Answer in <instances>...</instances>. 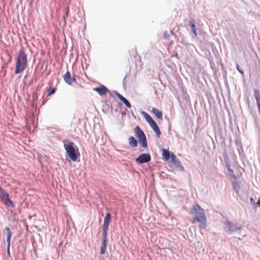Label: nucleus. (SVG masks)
Returning <instances> with one entry per match:
<instances>
[{
  "label": "nucleus",
  "mask_w": 260,
  "mask_h": 260,
  "mask_svg": "<svg viewBox=\"0 0 260 260\" xmlns=\"http://www.w3.org/2000/svg\"><path fill=\"white\" fill-rule=\"evenodd\" d=\"M190 213L191 215H194L192 219L193 223L196 221L200 222L199 228L201 229H205L207 228V219L205 211L198 204H196L191 208Z\"/></svg>",
  "instance_id": "nucleus-1"
},
{
  "label": "nucleus",
  "mask_w": 260,
  "mask_h": 260,
  "mask_svg": "<svg viewBox=\"0 0 260 260\" xmlns=\"http://www.w3.org/2000/svg\"><path fill=\"white\" fill-rule=\"evenodd\" d=\"M135 136L138 140L133 136H131L128 138V143L132 147H136L138 146V141L140 146L144 148L148 147V143L146 137L139 126H137L135 128Z\"/></svg>",
  "instance_id": "nucleus-2"
},
{
  "label": "nucleus",
  "mask_w": 260,
  "mask_h": 260,
  "mask_svg": "<svg viewBox=\"0 0 260 260\" xmlns=\"http://www.w3.org/2000/svg\"><path fill=\"white\" fill-rule=\"evenodd\" d=\"M63 147L66 155L73 161H76L80 154L75 144L71 141L65 140L63 141Z\"/></svg>",
  "instance_id": "nucleus-3"
},
{
  "label": "nucleus",
  "mask_w": 260,
  "mask_h": 260,
  "mask_svg": "<svg viewBox=\"0 0 260 260\" xmlns=\"http://www.w3.org/2000/svg\"><path fill=\"white\" fill-rule=\"evenodd\" d=\"M27 63V55L23 49L19 51L16 59V64L15 69V74H18L23 72Z\"/></svg>",
  "instance_id": "nucleus-4"
},
{
  "label": "nucleus",
  "mask_w": 260,
  "mask_h": 260,
  "mask_svg": "<svg viewBox=\"0 0 260 260\" xmlns=\"http://www.w3.org/2000/svg\"><path fill=\"white\" fill-rule=\"evenodd\" d=\"M223 228L224 231L229 234H240L242 229L241 225L239 223H234L229 220L224 222Z\"/></svg>",
  "instance_id": "nucleus-5"
},
{
  "label": "nucleus",
  "mask_w": 260,
  "mask_h": 260,
  "mask_svg": "<svg viewBox=\"0 0 260 260\" xmlns=\"http://www.w3.org/2000/svg\"><path fill=\"white\" fill-rule=\"evenodd\" d=\"M0 198L3 203L8 207H15V204L10 198L9 194L0 186Z\"/></svg>",
  "instance_id": "nucleus-6"
},
{
  "label": "nucleus",
  "mask_w": 260,
  "mask_h": 260,
  "mask_svg": "<svg viewBox=\"0 0 260 260\" xmlns=\"http://www.w3.org/2000/svg\"><path fill=\"white\" fill-rule=\"evenodd\" d=\"M151 156L149 153H142L135 158L136 162L139 165L149 162Z\"/></svg>",
  "instance_id": "nucleus-7"
},
{
  "label": "nucleus",
  "mask_w": 260,
  "mask_h": 260,
  "mask_svg": "<svg viewBox=\"0 0 260 260\" xmlns=\"http://www.w3.org/2000/svg\"><path fill=\"white\" fill-rule=\"evenodd\" d=\"M63 79L65 82L68 85H71L76 81V78L74 77L71 76V73L69 71L63 75Z\"/></svg>",
  "instance_id": "nucleus-8"
},
{
  "label": "nucleus",
  "mask_w": 260,
  "mask_h": 260,
  "mask_svg": "<svg viewBox=\"0 0 260 260\" xmlns=\"http://www.w3.org/2000/svg\"><path fill=\"white\" fill-rule=\"evenodd\" d=\"M93 90L97 92L101 96L106 95L108 91V89L107 87L103 85H101L99 87H94L93 88Z\"/></svg>",
  "instance_id": "nucleus-9"
},
{
  "label": "nucleus",
  "mask_w": 260,
  "mask_h": 260,
  "mask_svg": "<svg viewBox=\"0 0 260 260\" xmlns=\"http://www.w3.org/2000/svg\"><path fill=\"white\" fill-rule=\"evenodd\" d=\"M111 214L110 213L108 212L106 214V215L104 217V223L103 224V227H106L107 228H109V224L110 221L111 220Z\"/></svg>",
  "instance_id": "nucleus-10"
},
{
  "label": "nucleus",
  "mask_w": 260,
  "mask_h": 260,
  "mask_svg": "<svg viewBox=\"0 0 260 260\" xmlns=\"http://www.w3.org/2000/svg\"><path fill=\"white\" fill-rule=\"evenodd\" d=\"M149 125L156 134L157 137L159 138L160 135H161V132L156 122L154 121Z\"/></svg>",
  "instance_id": "nucleus-11"
},
{
  "label": "nucleus",
  "mask_w": 260,
  "mask_h": 260,
  "mask_svg": "<svg viewBox=\"0 0 260 260\" xmlns=\"http://www.w3.org/2000/svg\"><path fill=\"white\" fill-rule=\"evenodd\" d=\"M4 232H5L7 235V239H6L7 245H11L12 232L11 231L9 227H6L5 228Z\"/></svg>",
  "instance_id": "nucleus-12"
},
{
  "label": "nucleus",
  "mask_w": 260,
  "mask_h": 260,
  "mask_svg": "<svg viewBox=\"0 0 260 260\" xmlns=\"http://www.w3.org/2000/svg\"><path fill=\"white\" fill-rule=\"evenodd\" d=\"M173 152L166 149H162V156L165 160H169L172 155Z\"/></svg>",
  "instance_id": "nucleus-13"
},
{
  "label": "nucleus",
  "mask_w": 260,
  "mask_h": 260,
  "mask_svg": "<svg viewBox=\"0 0 260 260\" xmlns=\"http://www.w3.org/2000/svg\"><path fill=\"white\" fill-rule=\"evenodd\" d=\"M102 110L105 114H108L110 111H113L112 107L108 103H105L103 105Z\"/></svg>",
  "instance_id": "nucleus-14"
},
{
  "label": "nucleus",
  "mask_w": 260,
  "mask_h": 260,
  "mask_svg": "<svg viewBox=\"0 0 260 260\" xmlns=\"http://www.w3.org/2000/svg\"><path fill=\"white\" fill-rule=\"evenodd\" d=\"M152 113L156 116V117L158 119H162V113L161 111L159 110L158 109L156 108H153L152 109Z\"/></svg>",
  "instance_id": "nucleus-15"
},
{
  "label": "nucleus",
  "mask_w": 260,
  "mask_h": 260,
  "mask_svg": "<svg viewBox=\"0 0 260 260\" xmlns=\"http://www.w3.org/2000/svg\"><path fill=\"white\" fill-rule=\"evenodd\" d=\"M189 25L191 28L192 31L194 34V35L197 36V28H196V22L195 21L192 19L191 18L189 20Z\"/></svg>",
  "instance_id": "nucleus-16"
},
{
  "label": "nucleus",
  "mask_w": 260,
  "mask_h": 260,
  "mask_svg": "<svg viewBox=\"0 0 260 260\" xmlns=\"http://www.w3.org/2000/svg\"><path fill=\"white\" fill-rule=\"evenodd\" d=\"M141 113L143 115L145 120L149 123V124H150L151 123H152L153 121H154V120L153 119V118L150 116V115L148 113H147L144 111H142Z\"/></svg>",
  "instance_id": "nucleus-17"
},
{
  "label": "nucleus",
  "mask_w": 260,
  "mask_h": 260,
  "mask_svg": "<svg viewBox=\"0 0 260 260\" xmlns=\"http://www.w3.org/2000/svg\"><path fill=\"white\" fill-rule=\"evenodd\" d=\"M107 240H103L102 245L100 248V254H104L105 253L107 248Z\"/></svg>",
  "instance_id": "nucleus-18"
},
{
  "label": "nucleus",
  "mask_w": 260,
  "mask_h": 260,
  "mask_svg": "<svg viewBox=\"0 0 260 260\" xmlns=\"http://www.w3.org/2000/svg\"><path fill=\"white\" fill-rule=\"evenodd\" d=\"M233 187L234 190L236 192L237 194H238L239 191L240 189V182H239L238 181L233 182Z\"/></svg>",
  "instance_id": "nucleus-19"
},
{
  "label": "nucleus",
  "mask_w": 260,
  "mask_h": 260,
  "mask_svg": "<svg viewBox=\"0 0 260 260\" xmlns=\"http://www.w3.org/2000/svg\"><path fill=\"white\" fill-rule=\"evenodd\" d=\"M174 167L177 170L179 171H183L184 170L183 167L181 166L180 163V161L177 160L176 162H174L173 164Z\"/></svg>",
  "instance_id": "nucleus-20"
},
{
  "label": "nucleus",
  "mask_w": 260,
  "mask_h": 260,
  "mask_svg": "<svg viewBox=\"0 0 260 260\" xmlns=\"http://www.w3.org/2000/svg\"><path fill=\"white\" fill-rule=\"evenodd\" d=\"M109 228L106 227H103V233H102V240H107V234Z\"/></svg>",
  "instance_id": "nucleus-21"
},
{
  "label": "nucleus",
  "mask_w": 260,
  "mask_h": 260,
  "mask_svg": "<svg viewBox=\"0 0 260 260\" xmlns=\"http://www.w3.org/2000/svg\"><path fill=\"white\" fill-rule=\"evenodd\" d=\"M56 88L52 87H49L48 89L47 96H49L52 94L55 93Z\"/></svg>",
  "instance_id": "nucleus-22"
},
{
  "label": "nucleus",
  "mask_w": 260,
  "mask_h": 260,
  "mask_svg": "<svg viewBox=\"0 0 260 260\" xmlns=\"http://www.w3.org/2000/svg\"><path fill=\"white\" fill-rule=\"evenodd\" d=\"M250 204L253 206V209L256 210L257 209V203L255 202V200L253 198H250Z\"/></svg>",
  "instance_id": "nucleus-23"
},
{
  "label": "nucleus",
  "mask_w": 260,
  "mask_h": 260,
  "mask_svg": "<svg viewBox=\"0 0 260 260\" xmlns=\"http://www.w3.org/2000/svg\"><path fill=\"white\" fill-rule=\"evenodd\" d=\"M116 95H117V96L118 98V99L122 102H123L124 101H125L126 99L125 98H124L122 95H121V94H120L119 92H118L117 91H114Z\"/></svg>",
  "instance_id": "nucleus-24"
},
{
  "label": "nucleus",
  "mask_w": 260,
  "mask_h": 260,
  "mask_svg": "<svg viewBox=\"0 0 260 260\" xmlns=\"http://www.w3.org/2000/svg\"><path fill=\"white\" fill-rule=\"evenodd\" d=\"M170 159H171V161L173 164H174V162H176V161L177 160H178L176 156L174 153H172V155H171V157L170 158Z\"/></svg>",
  "instance_id": "nucleus-25"
},
{
  "label": "nucleus",
  "mask_w": 260,
  "mask_h": 260,
  "mask_svg": "<svg viewBox=\"0 0 260 260\" xmlns=\"http://www.w3.org/2000/svg\"><path fill=\"white\" fill-rule=\"evenodd\" d=\"M223 156L225 164L230 162V161L229 160V156L226 154H223Z\"/></svg>",
  "instance_id": "nucleus-26"
},
{
  "label": "nucleus",
  "mask_w": 260,
  "mask_h": 260,
  "mask_svg": "<svg viewBox=\"0 0 260 260\" xmlns=\"http://www.w3.org/2000/svg\"><path fill=\"white\" fill-rule=\"evenodd\" d=\"M123 103L126 106V107L129 108L131 107V105L129 101L126 99L125 101H123Z\"/></svg>",
  "instance_id": "nucleus-27"
},
{
  "label": "nucleus",
  "mask_w": 260,
  "mask_h": 260,
  "mask_svg": "<svg viewBox=\"0 0 260 260\" xmlns=\"http://www.w3.org/2000/svg\"><path fill=\"white\" fill-rule=\"evenodd\" d=\"M121 107H119V108H116L114 111L115 112H119L120 113H121L122 115H125V113L124 112H122V110H121Z\"/></svg>",
  "instance_id": "nucleus-28"
},
{
  "label": "nucleus",
  "mask_w": 260,
  "mask_h": 260,
  "mask_svg": "<svg viewBox=\"0 0 260 260\" xmlns=\"http://www.w3.org/2000/svg\"><path fill=\"white\" fill-rule=\"evenodd\" d=\"M237 69L242 75L244 74V71L240 68L238 64L237 65Z\"/></svg>",
  "instance_id": "nucleus-29"
},
{
  "label": "nucleus",
  "mask_w": 260,
  "mask_h": 260,
  "mask_svg": "<svg viewBox=\"0 0 260 260\" xmlns=\"http://www.w3.org/2000/svg\"><path fill=\"white\" fill-rule=\"evenodd\" d=\"M10 246H11V245H7V251L8 254L9 256L10 255Z\"/></svg>",
  "instance_id": "nucleus-30"
},
{
  "label": "nucleus",
  "mask_w": 260,
  "mask_h": 260,
  "mask_svg": "<svg viewBox=\"0 0 260 260\" xmlns=\"http://www.w3.org/2000/svg\"><path fill=\"white\" fill-rule=\"evenodd\" d=\"M225 166L227 170L231 169V162L225 164Z\"/></svg>",
  "instance_id": "nucleus-31"
},
{
  "label": "nucleus",
  "mask_w": 260,
  "mask_h": 260,
  "mask_svg": "<svg viewBox=\"0 0 260 260\" xmlns=\"http://www.w3.org/2000/svg\"><path fill=\"white\" fill-rule=\"evenodd\" d=\"M228 171L229 172V174L230 175H232V174L234 173L233 170L231 168L228 170Z\"/></svg>",
  "instance_id": "nucleus-32"
},
{
  "label": "nucleus",
  "mask_w": 260,
  "mask_h": 260,
  "mask_svg": "<svg viewBox=\"0 0 260 260\" xmlns=\"http://www.w3.org/2000/svg\"><path fill=\"white\" fill-rule=\"evenodd\" d=\"M126 76H125L123 80V82H122V84L124 86H125V80H126Z\"/></svg>",
  "instance_id": "nucleus-33"
},
{
  "label": "nucleus",
  "mask_w": 260,
  "mask_h": 260,
  "mask_svg": "<svg viewBox=\"0 0 260 260\" xmlns=\"http://www.w3.org/2000/svg\"><path fill=\"white\" fill-rule=\"evenodd\" d=\"M168 36H169V35L168 34H167L166 32L165 33V35H164V37L166 38H168Z\"/></svg>",
  "instance_id": "nucleus-34"
},
{
  "label": "nucleus",
  "mask_w": 260,
  "mask_h": 260,
  "mask_svg": "<svg viewBox=\"0 0 260 260\" xmlns=\"http://www.w3.org/2000/svg\"><path fill=\"white\" fill-rule=\"evenodd\" d=\"M178 53H176L175 54V56L176 57H177V58H178Z\"/></svg>",
  "instance_id": "nucleus-35"
},
{
  "label": "nucleus",
  "mask_w": 260,
  "mask_h": 260,
  "mask_svg": "<svg viewBox=\"0 0 260 260\" xmlns=\"http://www.w3.org/2000/svg\"><path fill=\"white\" fill-rule=\"evenodd\" d=\"M40 88V87H39V85H38L37 87V90H39Z\"/></svg>",
  "instance_id": "nucleus-36"
},
{
  "label": "nucleus",
  "mask_w": 260,
  "mask_h": 260,
  "mask_svg": "<svg viewBox=\"0 0 260 260\" xmlns=\"http://www.w3.org/2000/svg\"><path fill=\"white\" fill-rule=\"evenodd\" d=\"M45 103V101H43V102H42V105H44Z\"/></svg>",
  "instance_id": "nucleus-37"
},
{
  "label": "nucleus",
  "mask_w": 260,
  "mask_h": 260,
  "mask_svg": "<svg viewBox=\"0 0 260 260\" xmlns=\"http://www.w3.org/2000/svg\"><path fill=\"white\" fill-rule=\"evenodd\" d=\"M132 114L133 116H134L135 117V115H134V114L133 111L132 112Z\"/></svg>",
  "instance_id": "nucleus-38"
},
{
  "label": "nucleus",
  "mask_w": 260,
  "mask_h": 260,
  "mask_svg": "<svg viewBox=\"0 0 260 260\" xmlns=\"http://www.w3.org/2000/svg\"><path fill=\"white\" fill-rule=\"evenodd\" d=\"M70 1H71V0H69Z\"/></svg>",
  "instance_id": "nucleus-39"
}]
</instances>
